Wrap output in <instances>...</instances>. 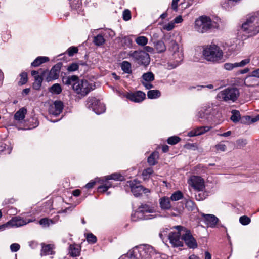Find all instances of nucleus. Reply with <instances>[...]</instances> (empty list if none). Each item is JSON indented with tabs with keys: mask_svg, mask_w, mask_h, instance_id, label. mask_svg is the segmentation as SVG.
<instances>
[{
	"mask_svg": "<svg viewBox=\"0 0 259 259\" xmlns=\"http://www.w3.org/2000/svg\"><path fill=\"white\" fill-rule=\"evenodd\" d=\"M177 229V232H171L168 235V239L170 243L174 247L183 246V243L182 240V231H185V228L181 226L175 227Z\"/></svg>",
	"mask_w": 259,
	"mask_h": 259,
	"instance_id": "obj_7",
	"label": "nucleus"
},
{
	"mask_svg": "<svg viewBox=\"0 0 259 259\" xmlns=\"http://www.w3.org/2000/svg\"><path fill=\"white\" fill-rule=\"evenodd\" d=\"M20 76L21 77V78L19 81L18 82L19 85H23L24 84H25L28 80L27 73L25 72H22L20 74Z\"/></svg>",
	"mask_w": 259,
	"mask_h": 259,
	"instance_id": "obj_46",
	"label": "nucleus"
},
{
	"mask_svg": "<svg viewBox=\"0 0 259 259\" xmlns=\"http://www.w3.org/2000/svg\"><path fill=\"white\" fill-rule=\"evenodd\" d=\"M212 110V108L210 107L205 110H201L198 112L197 116L199 118H204L206 115L210 114Z\"/></svg>",
	"mask_w": 259,
	"mask_h": 259,
	"instance_id": "obj_37",
	"label": "nucleus"
},
{
	"mask_svg": "<svg viewBox=\"0 0 259 259\" xmlns=\"http://www.w3.org/2000/svg\"><path fill=\"white\" fill-rule=\"evenodd\" d=\"M182 21H183V19H182V16H178L174 19V23H179L182 22Z\"/></svg>",
	"mask_w": 259,
	"mask_h": 259,
	"instance_id": "obj_61",
	"label": "nucleus"
},
{
	"mask_svg": "<svg viewBox=\"0 0 259 259\" xmlns=\"http://www.w3.org/2000/svg\"><path fill=\"white\" fill-rule=\"evenodd\" d=\"M206 224L210 227H214L219 221V219L213 214H202Z\"/></svg>",
	"mask_w": 259,
	"mask_h": 259,
	"instance_id": "obj_19",
	"label": "nucleus"
},
{
	"mask_svg": "<svg viewBox=\"0 0 259 259\" xmlns=\"http://www.w3.org/2000/svg\"><path fill=\"white\" fill-rule=\"evenodd\" d=\"M128 56L139 64L147 66L150 62L149 55L143 50L130 51Z\"/></svg>",
	"mask_w": 259,
	"mask_h": 259,
	"instance_id": "obj_6",
	"label": "nucleus"
},
{
	"mask_svg": "<svg viewBox=\"0 0 259 259\" xmlns=\"http://www.w3.org/2000/svg\"><path fill=\"white\" fill-rule=\"evenodd\" d=\"M135 41L138 45L144 46L147 44L148 39L146 37L142 36L138 37Z\"/></svg>",
	"mask_w": 259,
	"mask_h": 259,
	"instance_id": "obj_43",
	"label": "nucleus"
},
{
	"mask_svg": "<svg viewBox=\"0 0 259 259\" xmlns=\"http://www.w3.org/2000/svg\"><path fill=\"white\" fill-rule=\"evenodd\" d=\"M183 198V194L182 192L180 191H177L171 194L170 199L171 201H176L182 199Z\"/></svg>",
	"mask_w": 259,
	"mask_h": 259,
	"instance_id": "obj_35",
	"label": "nucleus"
},
{
	"mask_svg": "<svg viewBox=\"0 0 259 259\" xmlns=\"http://www.w3.org/2000/svg\"><path fill=\"white\" fill-rule=\"evenodd\" d=\"M26 112L27 110L25 108H21L15 114V119L18 121L23 120L25 117Z\"/></svg>",
	"mask_w": 259,
	"mask_h": 259,
	"instance_id": "obj_27",
	"label": "nucleus"
},
{
	"mask_svg": "<svg viewBox=\"0 0 259 259\" xmlns=\"http://www.w3.org/2000/svg\"><path fill=\"white\" fill-rule=\"evenodd\" d=\"M240 223L243 225H247L251 222V219L247 216L243 215L239 218Z\"/></svg>",
	"mask_w": 259,
	"mask_h": 259,
	"instance_id": "obj_49",
	"label": "nucleus"
},
{
	"mask_svg": "<svg viewBox=\"0 0 259 259\" xmlns=\"http://www.w3.org/2000/svg\"><path fill=\"white\" fill-rule=\"evenodd\" d=\"M142 83L147 89H150L153 88V85L151 83V82L142 81Z\"/></svg>",
	"mask_w": 259,
	"mask_h": 259,
	"instance_id": "obj_57",
	"label": "nucleus"
},
{
	"mask_svg": "<svg viewBox=\"0 0 259 259\" xmlns=\"http://www.w3.org/2000/svg\"><path fill=\"white\" fill-rule=\"evenodd\" d=\"M159 158V153L157 151L153 152L147 159L148 164L152 166L157 163V159Z\"/></svg>",
	"mask_w": 259,
	"mask_h": 259,
	"instance_id": "obj_26",
	"label": "nucleus"
},
{
	"mask_svg": "<svg viewBox=\"0 0 259 259\" xmlns=\"http://www.w3.org/2000/svg\"><path fill=\"white\" fill-rule=\"evenodd\" d=\"M153 215H146L144 214L139 208L137 210L131 215V220L132 221L136 222L140 220H149L154 218Z\"/></svg>",
	"mask_w": 259,
	"mask_h": 259,
	"instance_id": "obj_16",
	"label": "nucleus"
},
{
	"mask_svg": "<svg viewBox=\"0 0 259 259\" xmlns=\"http://www.w3.org/2000/svg\"><path fill=\"white\" fill-rule=\"evenodd\" d=\"M138 208L141 209L144 214L146 213H153L154 212V208L147 204H142Z\"/></svg>",
	"mask_w": 259,
	"mask_h": 259,
	"instance_id": "obj_29",
	"label": "nucleus"
},
{
	"mask_svg": "<svg viewBox=\"0 0 259 259\" xmlns=\"http://www.w3.org/2000/svg\"><path fill=\"white\" fill-rule=\"evenodd\" d=\"M145 51L146 53H153L154 52V49L150 46H146L144 48Z\"/></svg>",
	"mask_w": 259,
	"mask_h": 259,
	"instance_id": "obj_62",
	"label": "nucleus"
},
{
	"mask_svg": "<svg viewBox=\"0 0 259 259\" xmlns=\"http://www.w3.org/2000/svg\"><path fill=\"white\" fill-rule=\"evenodd\" d=\"M62 80L64 84L71 85L76 93L83 96L87 95L92 90V85L88 80L79 79L76 75L64 76Z\"/></svg>",
	"mask_w": 259,
	"mask_h": 259,
	"instance_id": "obj_1",
	"label": "nucleus"
},
{
	"mask_svg": "<svg viewBox=\"0 0 259 259\" xmlns=\"http://www.w3.org/2000/svg\"><path fill=\"white\" fill-rule=\"evenodd\" d=\"M105 179L106 181L109 180H114L115 181H122L123 179V177L119 174L114 173L111 175L107 176L105 177Z\"/></svg>",
	"mask_w": 259,
	"mask_h": 259,
	"instance_id": "obj_38",
	"label": "nucleus"
},
{
	"mask_svg": "<svg viewBox=\"0 0 259 259\" xmlns=\"http://www.w3.org/2000/svg\"><path fill=\"white\" fill-rule=\"evenodd\" d=\"M180 0H172L171 3V8L172 9L177 11L178 10V3Z\"/></svg>",
	"mask_w": 259,
	"mask_h": 259,
	"instance_id": "obj_56",
	"label": "nucleus"
},
{
	"mask_svg": "<svg viewBox=\"0 0 259 259\" xmlns=\"http://www.w3.org/2000/svg\"><path fill=\"white\" fill-rule=\"evenodd\" d=\"M34 79L35 81L32 85L33 88L36 90H39L43 80L42 77L40 75H36Z\"/></svg>",
	"mask_w": 259,
	"mask_h": 259,
	"instance_id": "obj_30",
	"label": "nucleus"
},
{
	"mask_svg": "<svg viewBox=\"0 0 259 259\" xmlns=\"http://www.w3.org/2000/svg\"><path fill=\"white\" fill-rule=\"evenodd\" d=\"M96 184L95 181H91L88 184H87L85 186V187L88 189H92L94 187Z\"/></svg>",
	"mask_w": 259,
	"mask_h": 259,
	"instance_id": "obj_59",
	"label": "nucleus"
},
{
	"mask_svg": "<svg viewBox=\"0 0 259 259\" xmlns=\"http://www.w3.org/2000/svg\"><path fill=\"white\" fill-rule=\"evenodd\" d=\"M214 27L213 22L209 17L202 16L195 20L194 28L198 32L205 33Z\"/></svg>",
	"mask_w": 259,
	"mask_h": 259,
	"instance_id": "obj_5",
	"label": "nucleus"
},
{
	"mask_svg": "<svg viewBox=\"0 0 259 259\" xmlns=\"http://www.w3.org/2000/svg\"><path fill=\"white\" fill-rule=\"evenodd\" d=\"M237 143L239 146H243L248 144L247 140L245 139H239L237 140Z\"/></svg>",
	"mask_w": 259,
	"mask_h": 259,
	"instance_id": "obj_58",
	"label": "nucleus"
},
{
	"mask_svg": "<svg viewBox=\"0 0 259 259\" xmlns=\"http://www.w3.org/2000/svg\"><path fill=\"white\" fill-rule=\"evenodd\" d=\"M111 187V184L107 182L104 185H101L98 188V190L99 192L104 193L108 190L109 188Z\"/></svg>",
	"mask_w": 259,
	"mask_h": 259,
	"instance_id": "obj_48",
	"label": "nucleus"
},
{
	"mask_svg": "<svg viewBox=\"0 0 259 259\" xmlns=\"http://www.w3.org/2000/svg\"><path fill=\"white\" fill-rule=\"evenodd\" d=\"M170 198L164 196L160 198L159 204L162 210H169L171 208Z\"/></svg>",
	"mask_w": 259,
	"mask_h": 259,
	"instance_id": "obj_20",
	"label": "nucleus"
},
{
	"mask_svg": "<svg viewBox=\"0 0 259 259\" xmlns=\"http://www.w3.org/2000/svg\"><path fill=\"white\" fill-rule=\"evenodd\" d=\"M125 97L131 101L139 103L145 99L146 95L144 92L139 91L134 93H127Z\"/></svg>",
	"mask_w": 259,
	"mask_h": 259,
	"instance_id": "obj_14",
	"label": "nucleus"
},
{
	"mask_svg": "<svg viewBox=\"0 0 259 259\" xmlns=\"http://www.w3.org/2000/svg\"><path fill=\"white\" fill-rule=\"evenodd\" d=\"M172 57L174 60L173 67H176L179 65L183 60V54L181 50L174 52L172 53Z\"/></svg>",
	"mask_w": 259,
	"mask_h": 259,
	"instance_id": "obj_21",
	"label": "nucleus"
},
{
	"mask_svg": "<svg viewBox=\"0 0 259 259\" xmlns=\"http://www.w3.org/2000/svg\"><path fill=\"white\" fill-rule=\"evenodd\" d=\"M189 181V184L197 191H202L204 188V181L200 177L192 176Z\"/></svg>",
	"mask_w": 259,
	"mask_h": 259,
	"instance_id": "obj_11",
	"label": "nucleus"
},
{
	"mask_svg": "<svg viewBox=\"0 0 259 259\" xmlns=\"http://www.w3.org/2000/svg\"><path fill=\"white\" fill-rule=\"evenodd\" d=\"M7 228H9L7 222L0 225V232L5 230Z\"/></svg>",
	"mask_w": 259,
	"mask_h": 259,
	"instance_id": "obj_63",
	"label": "nucleus"
},
{
	"mask_svg": "<svg viewBox=\"0 0 259 259\" xmlns=\"http://www.w3.org/2000/svg\"><path fill=\"white\" fill-rule=\"evenodd\" d=\"M209 130L210 127L209 126H200L197 127L194 130L191 131L189 133V135L190 136H198L204 134L206 132L208 131Z\"/></svg>",
	"mask_w": 259,
	"mask_h": 259,
	"instance_id": "obj_24",
	"label": "nucleus"
},
{
	"mask_svg": "<svg viewBox=\"0 0 259 259\" xmlns=\"http://www.w3.org/2000/svg\"><path fill=\"white\" fill-rule=\"evenodd\" d=\"M153 173V168L148 167L143 170L142 175L144 180L148 179L150 176Z\"/></svg>",
	"mask_w": 259,
	"mask_h": 259,
	"instance_id": "obj_39",
	"label": "nucleus"
},
{
	"mask_svg": "<svg viewBox=\"0 0 259 259\" xmlns=\"http://www.w3.org/2000/svg\"><path fill=\"white\" fill-rule=\"evenodd\" d=\"M143 81L145 82H152L154 80V75L151 72L145 73L142 75Z\"/></svg>",
	"mask_w": 259,
	"mask_h": 259,
	"instance_id": "obj_33",
	"label": "nucleus"
},
{
	"mask_svg": "<svg viewBox=\"0 0 259 259\" xmlns=\"http://www.w3.org/2000/svg\"><path fill=\"white\" fill-rule=\"evenodd\" d=\"M53 246L51 244L45 245L42 244V248L41 250V255L46 256L50 254H53L54 252L53 250Z\"/></svg>",
	"mask_w": 259,
	"mask_h": 259,
	"instance_id": "obj_23",
	"label": "nucleus"
},
{
	"mask_svg": "<svg viewBox=\"0 0 259 259\" xmlns=\"http://www.w3.org/2000/svg\"><path fill=\"white\" fill-rule=\"evenodd\" d=\"M29 222H30L29 221H27L20 217H13L10 221L7 222L9 228L21 227L27 224Z\"/></svg>",
	"mask_w": 259,
	"mask_h": 259,
	"instance_id": "obj_17",
	"label": "nucleus"
},
{
	"mask_svg": "<svg viewBox=\"0 0 259 259\" xmlns=\"http://www.w3.org/2000/svg\"><path fill=\"white\" fill-rule=\"evenodd\" d=\"M20 248V246L18 243H13L10 245V249L12 252H15Z\"/></svg>",
	"mask_w": 259,
	"mask_h": 259,
	"instance_id": "obj_53",
	"label": "nucleus"
},
{
	"mask_svg": "<svg viewBox=\"0 0 259 259\" xmlns=\"http://www.w3.org/2000/svg\"><path fill=\"white\" fill-rule=\"evenodd\" d=\"M155 254L154 248L148 244H142L134 247L130 252L131 259H150Z\"/></svg>",
	"mask_w": 259,
	"mask_h": 259,
	"instance_id": "obj_2",
	"label": "nucleus"
},
{
	"mask_svg": "<svg viewBox=\"0 0 259 259\" xmlns=\"http://www.w3.org/2000/svg\"><path fill=\"white\" fill-rule=\"evenodd\" d=\"M39 223L45 226H48L50 225V220L47 218H42L39 221Z\"/></svg>",
	"mask_w": 259,
	"mask_h": 259,
	"instance_id": "obj_55",
	"label": "nucleus"
},
{
	"mask_svg": "<svg viewBox=\"0 0 259 259\" xmlns=\"http://www.w3.org/2000/svg\"><path fill=\"white\" fill-rule=\"evenodd\" d=\"M155 48L158 53H162L166 50V46L162 40H158L155 43Z\"/></svg>",
	"mask_w": 259,
	"mask_h": 259,
	"instance_id": "obj_32",
	"label": "nucleus"
},
{
	"mask_svg": "<svg viewBox=\"0 0 259 259\" xmlns=\"http://www.w3.org/2000/svg\"><path fill=\"white\" fill-rule=\"evenodd\" d=\"M252 74H253L254 76H255L259 78V68L253 71L252 72Z\"/></svg>",
	"mask_w": 259,
	"mask_h": 259,
	"instance_id": "obj_64",
	"label": "nucleus"
},
{
	"mask_svg": "<svg viewBox=\"0 0 259 259\" xmlns=\"http://www.w3.org/2000/svg\"><path fill=\"white\" fill-rule=\"evenodd\" d=\"M50 91L52 93L59 94L62 92V89L59 84L55 83L50 88Z\"/></svg>",
	"mask_w": 259,
	"mask_h": 259,
	"instance_id": "obj_40",
	"label": "nucleus"
},
{
	"mask_svg": "<svg viewBox=\"0 0 259 259\" xmlns=\"http://www.w3.org/2000/svg\"><path fill=\"white\" fill-rule=\"evenodd\" d=\"M175 27V23L173 22L168 23L163 26V29L167 31H170Z\"/></svg>",
	"mask_w": 259,
	"mask_h": 259,
	"instance_id": "obj_54",
	"label": "nucleus"
},
{
	"mask_svg": "<svg viewBox=\"0 0 259 259\" xmlns=\"http://www.w3.org/2000/svg\"><path fill=\"white\" fill-rule=\"evenodd\" d=\"M62 66V63H58L55 64L50 71L46 80L48 82L55 80L58 78L59 73Z\"/></svg>",
	"mask_w": 259,
	"mask_h": 259,
	"instance_id": "obj_12",
	"label": "nucleus"
},
{
	"mask_svg": "<svg viewBox=\"0 0 259 259\" xmlns=\"http://www.w3.org/2000/svg\"><path fill=\"white\" fill-rule=\"evenodd\" d=\"M80 247L76 244L70 245L69 253L72 257H76L80 255Z\"/></svg>",
	"mask_w": 259,
	"mask_h": 259,
	"instance_id": "obj_25",
	"label": "nucleus"
},
{
	"mask_svg": "<svg viewBox=\"0 0 259 259\" xmlns=\"http://www.w3.org/2000/svg\"><path fill=\"white\" fill-rule=\"evenodd\" d=\"M86 239L89 243L91 244H94L97 241V237L91 233L87 234Z\"/></svg>",
	"mask_w": 259,
	"mask_h": 259,
	"instance_id": "obj_45",
	"label": "nucleus"
},
{
	"mask_svg": "<svg viewBox=\"0 0 259 259\" xmlns=\"http://www.w3.org/2000/svg\"><path fill=\"white\" fill-rule=\"evenodd\" d=\"M185 234L182 235V240H184L186 244L190 248H196L197 247V243L196 239L193 237L191 232L189 230L184 231Z\"/></svg>",
	"mask_w": 259,
	"mask_h": 259,
	"instance_id": "obj_10",
	"label": "nucleus"
},
{
	"mask_svg": "<svg viewBox=\"0 0 259 259\" xmlns=\"http://www.w3.org/2000/svg\"><path fill=\"white\" fill-rule=\"evenodd\" d=\"M203 55L207 61L217 62L222 59L223 52L218 46L212 45L204 49Z\"/></svg>",
	"mask_w": 259,
	"mask_h": 259,
	"instance_id": "obj_4",
	"label": "nucleus"
},
{
	"mask_svg": "<svg viewBox=\"0 0 259 259\" xmlns=\"http://www.w3.org/2000/svg\"><path fill=\"white\" fill-rule=\"evenodd\" d=\"M169 50L173 53L181 50L176 41L171 40L169 42Z\"/></svg>",
	"mask_w": 259,
	"mask_h": 259,
	"instance_id": "obj_42",
	"label": "nucleus"
},
{
	"mask_svg": "<svg viewBox=\"0 0 259 259\" xmlns=\"http://www.w3.org/2000/svg\"><path fill=\"white\" fill-rule=\"evenodd\" d=\"M184 202L185 206L190 211H193L196 208V206L195 203L190 199H185Z\"/></svg>",
	"mask_w": 259,
	"mask_h": 259,
	"instance_id": "obj_34",
	"label": "nucleus"
},
{
	"mask_svg": "<svg viewBox=\"0 0 259 259\" xmlns=\"http://www.w3.org/2000/svg\"><path fill=\"white\" fill-rule=\"evenodd\" d=\"M257 78L258 77L251 74V76L246 78L245 82L249 87H255L259 85V80Z\"/></svg>",
	"mask_w": 259,
	"mask_h": 259,
	"instance_id": "obj_22",
	"label": "nucleus"
},
{
	"mask_svg": "<svg viewBox=\"0 0 259 259\" xmlns=\"http://www.w3.org/2000/svg\"><path fill=\"white\" fill-rule=\"evenodd\" d=\"M131 18V12L128 9H125L123 12V19L125 21H128Z\"/></svg>",
	"mask_w": 259,
	"mask_h": 259,
	"instance_id": "obj_51",
	"label": "nucleus"
},
{
	"mask_svg": "<svg viewBox=\"0 0 259 259\" xmlns=\"http://www.w3.org/2000/svg\"><path fill=\"white\" fill-rule=\"evenodd\" d=\"M250 62V59L246 58L238 63H226L224 64V68L227 70H232L235 68L243 67Z\"/></svg>",
	"mask_w": 259,
	"mask_h": 259,
	"instance_id": "obj_18",
	"label": "nucleus"
},
{
	"mask_svg": "<svg viewBox=\"0 0 259 259\" xmlns=\"http://www.w3.org/2000/svg\"><path fill=\"white\" fill-rule=\"evenodd\" d=\"M126 186L131 188V191L133 195L136 197L140 196L142 193H147L150 192V190L146 188H144L139 181L136 180L133 181H128L126 183Z\"/></svg>",
	"mask_w": 259,
	"mask_h": 259,
	"instance_id": "obj_8",
	"label": "nucleus"
},
{
	"mask_svg": "<svg viewBox=\"0 0 259 259\" xmlns=\"http://www.w3.org/2000/svg\"><path fill=\"white\" fill-rule=\"evenodd\" d=\"M240 95L239 90L236 87H228L220 91L217 95L218 100L224 102L236 101Z\"/></svg>",
	"mask_w": 259,
	"mask_h": 259,
	"instance_id": "obj_3",
	"label": "nucleus"
},
{
	"mask_svg": "<svg viewBox=\"0 0 259 259\" xmlns=\"http://www.w3.org/2000/svg\"><path fill=\"white\" fill-rule=\"evenodd\" d=\"M121 67L125 73L128 74L132 73L131 64L128 61H123L121 63Z\"/></svg>",
	"mask_w": 259,
	"mask_h": 259,
	"instance_id": "obj_31",
	"label": "nucleus"
},
{
	"mask_svg": "<svg viewBox=\"0 0 259 259\" xmlns=\"http://www.w3.org/2000/svg\"><path fill=\"white\" fill-rule=\"evenodd\" d=\"M255 19L254 16L249 17L242 26V29L248 33H250V35H255L259 32V26H256L254 24Z\"/></svg>",
	"mask_w": 259,
	"mask_h": 259,
	"instance_id": "obj_9",
	"label": "nucleus"
},
{
	"mask_svg": "<svg viewBox=\"0 0 259 259\" xmlns=\"http://www.w3.org/2000/svg\"><path fill=\"white\" fill-rule=\"evenodd\" d=\"M79 67L78 64L76 63H73L69 64L67 68L68 72H73L78 70Z\"/></svg>",
	"mask_w": 259,
	"mask_h": 259,
	"instance_id": "obj_50",
	"label": "nucleus"
},
{
	"mask_svg": "<svg viewBox=\"0 0 259 259\" xmlns=\"http://www.w3.org/2000/svg\"><path fill=\"white\" fill-rule=\"evenodd\" d=\"M161 95L159 90H150L147 93V96L149 99H155L159 97Z\"/></svg>",
	"mask_w": 259,
	"mask_h": 259,
	"instance_id": "obj_36",
	"label": "nucleus"
},
{
	"mask_svg": "<svg viewBox=\"0 0 259 259\" xmlns=\"http://www.w3.org/2000/svg\"><path fill=\"white\" fill-rule=\"evenodd\" d=\"M208 88L210 89H212L214 87L212 84H208L206 86H205V85H197V90H200L202 88Z\"/></svg>",
	"mask_w": 259,
	"mask_h": 259,
	"instance_id": "obj_60",
	"label": "nucleus"
},
{
	"mask_svg": "<svg viewBox=\"0 0 259 259\" xmlns=\"http://www.w3.org/2000/svg\"><path fill=\"white\" fill-rule=\"evenodd\" d=\"M91 108L96 114H100L105 112V106L99 100L92 99L91 100Z\"/></svg>",
	"mask_w": 259,
	"mask_h": 259,
	"instance_id": "obj_13",
	"label": "nucleus"
},
{
	"mask_svg": "<svg viewBox=\"0 0 259 259\" xmlns=\"http://www.w3.org/2000/svg\"><path fill=\"white\" fill-rule=\"evenodd\" d=\"M232 115L231 117V120L234 122H237L240 119L239 111L234 110L232 111Z\"/></svg>",
	"mask_w": 259,
	"mask_h": 259,
	"instance_id": "obj_41",
	"label": "nucleus"
},
{
	"mask_svg": "<svg viewBox=\"0 0 259 259\" xmlns=\"http://www.w3.org/2000/svg\"><path fill=\"white\" fill-rule=\"evenodd\" d=\"M105 42V39L103 36L100 34L94 37V42L97 46H101Z\"/></svg>",
	"mask_w": 259,
	"mask_h": 259,
	"instance_id": "obj_44",
	"label": "nucleus"
},
{
	"mask_svg": "<svg viewBox=\"0 0 259 259\" xmlns=\"http://www.w3.org/2000/svg\"><path fill=\"white\" fill-rule=\"evenodd\" d=\"M181 139L178 136H172L168 138L167 143L170 145H175L177 144Z\"/></svg>",
	"mask_w": 259,
	"mask_h": 259,
	"instance_id": "obj_47",
	"label": "nucleus"
},
{
	"mask_svg": "<svg viewBox=\"0 0 259 259\" xmlns=\"http://www.w3.org/2000/svg\"><path fill=\"white\" fill-rule=\"evenodd\" d=\"M78 49L75 47H71L68 49L67 52L69 56H72L75 53H77Z\"/></svg>",
	"mask_w": 259,
	"mask_h": 259,
	"instance_id": "obj_52",
	"label": "nucleus"
},
{
	"mask_svg": "<svg viewBox=\"0 0 259 259\" xmlns=\"http://www.w3.org/2000/svg\"><path fill=\"white\" fill-rule=\"evenodd\" d=\"M63 109V104L61 101H56L50 106L49 113L55 116L59 115Z\"/></svg>",
	"mask_w": 259,
	"mask_h": 259,
	"instance_id": "obj_15",
	"label": "nucleus"
},
{
	"mask_svg": "<svg viewBox=\"0 0 259 259\" xmlns=\"http://www.w3.org/2000/svg\"><path fill=\"white\" fill-rule=\"evenodd\" d=\"M49 60L48 57H38L31 63V65L34 67H37L42 63L48 61Z\"/></svg>",
	"mask_w": 259,
	"mask_h": 259,
	"instance_id": "obj_28",
	"label": "nucleus"
}]
</instances>
